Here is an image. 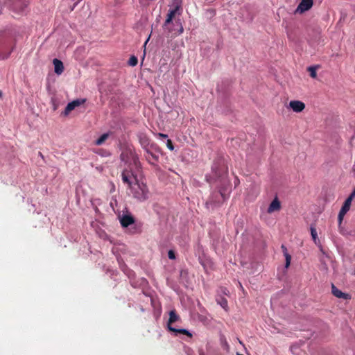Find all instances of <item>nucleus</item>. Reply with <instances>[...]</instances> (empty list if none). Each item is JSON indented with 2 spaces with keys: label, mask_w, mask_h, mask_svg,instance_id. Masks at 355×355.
<instances>
[{
  "label": "nucleus",
  "mask_w": 355,
  "mask_h": 355,
  "mask_svg": "<svg viewBox=\"0 0 355 355\" xmlns=\"http://www.w3.org/2000/svg\"><path fill=\"white\" fill-rule=\"evenodd\" d=\"M174 8L173 9L169 10L168 13L167 14V17L164 24L163 28L164 31L168 35H169L173 32V29L171 27L172 20L175 17L177 14L180 15V12H178L181 6H180V1H177L173 3Z\"/></svg>",
  "instance_id": "nucleus-1"
},
{
  "label": "nucleus",
  "mask_w": 355,
  "mask_h": 355,
  "mask_svg": "<svg viewBox=\"0 0 355 355\" xmlns=\"http://www.w3.org/2000/svg\"><path fill=\"white\" fill-rule=\"evenodd\" d=\"M228 196L225 193V191L220 189L217 191H214L210 197L209 202L216 206H218L222 204L227 198Z\"/></svg>",
  "instance_id": "nucleus-2"
},
{
  "label": "nucleus",
  "mask_w": 355,
  "mask_h": 355,
  "mask_svg": "<svg viewBox=\"0 0 355 355\" xmlns=\"http://www.w3.org/2000/svg\"><path fill=\"white\" fill-rule=\"evenodd\" d=\"M133 196L140 201L146 200L148 198V189L144 184H137V188L133 191Z\"/></svg>",
  "instance_id": "nucleus-3"
},
{
  "label": "nucleus",
  "mask_w": 355,
  "mask_h": 355,
  "mask_svg": "<svg viewBox=\"0 0 355 355\" xmlns=\"http://www.w3.org/2000/svg\"><path fill=\"white\" fill-rule=\"evenodd\" d=\"M12 2L11 8L17 13L23 12L29 4L28 0H12Z\"/></svg>",
  "instance_id": "nucleus-4"
},
{
  "label": "nucleus",
  "mask_w": 355,
  "mask_h": 355,
  "mask_svg": "<svg viewBox=\"0 0 355 355\" xmlns=\"http://www.w3.org/2000/svg\"><path fill=\"white\" fill-rule=\"evenodd\" d=\"M139 143L141 145L142 148L145 150V151L148 149H149V146L152 149H153L155 151L160 152L159 147L155 144H150L149 139L146 135H141L139 137Z\"/></svg>",
  "instance_id": "nucleus-5"
},
{
  "label": "nucleus",
  "mask_w": 355,
  "mask_h": 355,
  "mask_svg": "<svg viewBox=\"0 0 355 355\" xmlns=\"http://www.w3.org/2000/svg\"><path fill=\"white\" fill-rule=\"evenodd\" d=\"M122 181L123 183L127 184L129 188L132 187V179L137 180L135 176H134L133 173L129 170H123L121 173Z\"/></svg>",
  "instance_id": "nucleus-6"
},
{
  "label": "nucleus",
  "mask_w": 355,
  "mask_h": 355,
  "mask_svg": "<svg viewBox=\"0 0 355 355\" xmlns=\"http://www.w3.org/2000/svg\"><path fill=\"white\" fill-rule=\"evenodd\" d=\"M313 4V0H302L297 8L295 12L303 13L311 9Z\"/></svg>",
  "instance_id": "nucleus-7"
},
{
  "label": "nucleus",
  "mask_w": 355,
  "mask_h": 355,
  "mask_svg": "<svg viewBox=\"0 0 355 355\" xmlns=\"http://www.w3.org/2000/svg\"><path fill=\"white\" fill-rule=\"evenodd\" d=\"M289 107L295 112L299 113L302 112L305 108V104L300 101H291L289 102Z\"/></svg>",
  "instance_id": "nucleus-8"
},
{
  "label": "nucleus",
  "mask_w": 355,
  "mask_h": 355,
  "mask_svg": "<svg viewBox=\"0 0 355 355\" xmlns=\"http://www.w3.org/2000/svg\"><path fill=\"white\" fill-rule=\"evenodd\" d=\"M280 209H281V203L279 201V200L277 199V198L276 197L269 205L267 212L268 214H271L272 212L280 210Z\"/></svg>",
  "instance_id": "nucleus-9"
},
{
  "label": "nucleus",
  "mask_w": 355,
  "mask_h": 355,
  "mask_svg": "<svg viewBox=\"0 0 355 355\" xmlns=\"http://www.w3.org/2000/svg\"><path fill=\"white\" fill-rule=\"evenodd\" d=\"M146 159L148 162L152 165H155V163L159 159V156L150 151V149L146 150Z\"/></svg>",
  "instance_id": "nucleus-10"
},
{
  "label": "nucleus",
  "mask_w": 355,
  "mask_h": 355,
  "mask_svg": "<svg viewBox=\"0 0 355 355\" xmlns=\"http://www.w3.org/2000/svg\"><path fill=\"white\" fill-rule=\"evenodd\" d=\"M122 227H127L135 223V218L131 215H123L120 220Z\"/></svg>",
  "instance_id": "nucleus-11"
},
{
  "label": "nucleus",
  "mask_w": 355,
  "mask_h": 355,
  "mask_svg": "<svg viewBox=\"0 0 355 355\" xmlns=\"http://www.w3.org/2000/svg\"><path fill=\"white\" fill-rule=\"evenodd\" d=\"M53 63L54 65L55 73L58 75L61 74L64 71V65L62 62L57 58H55L53 60Z\"/></svg>",
  "instance_id": "nucleus-12"
},
{
  "label": "nucleus",
  "mask_w": 355,
  "mask_h": 355,
  "mask_svg": "<svg viewBox=\"0 0 355 355\" xmlns=\"http://www.w3.org/2000/svg\"><path fill=\"white\" fill-rule=\"evenodd\" d=\"M332 293L334 296L338 298L347 299L348 294L343 293L341 291L338 289L334 284L332 285Z\"/></svg>",
  "instance_id": "nucleus-13"
},
{
  "label": "nucleus",
  "mask_w": 355,
  "mask_h": 355,
  "mask_svg": "<svg viewBox=\"0 0 355 355\" xmlns=\"http://www.w3.org/2000/svg\"><path fill=\"white\" fill-rule=\"evenodd\" d=\"M180 319L179 315L176 313L175 310H172L169 312V319L168 321V328L169 329V326H171L172 323L178 321Z\"/></svg>",
  "instance_id": "nucleus-14"
},
{
  "label": "nucleus",
  "mask_w": 355,
  "mask_h": 355,
  "mask_svg": "<svg viewBox=\"0 0 355 355\" xmlns=\"http://www.w3.org/2000/svg\"><path fill=\"white\" fill-rule=\"evenodd\" d=\"M169 331L174 332L175 334H181L186 335V336H189V338L192 337V334L190 333L188 330H187L185 329H176V328L172 327L171 326H169Z\"/></svg>",
  "instance_id": "nucleus-15"
},
{
  "label": "nucleus",
  "mask_w": 355,
  "mask_h": 355,
  "mask_svg": "<svg viewBox=\"0 0 355 355\" xmlns=\"http://www.w3.org/2000/svg\"><path fill=\"white\" fill-rule=\"evenodd\" d=\"M281 248L282 249V251L284 252V257H285V259H286L285 267L286 268H288V266L291 264V256L288 253L287 248L284 245H282Z\"/></svg>",
  "instance_id": "nucleus-16"
},
{
  "label": "nucleus",
  "mask_w": 355,
  "mask_h": 355,
  "mask_svg": "<svg viewBox=\"0 0 355 355\" xmlns=\"http://www.w3.org/2000/svg\"><path fill=\"white\" fill-rule=\"evenodd\" d=\"M352 200H350L349 199L347 198L345 200V201L344 202L341 209H340V211H342V213H345L347 214V212L350 209V207H351V204H352Z\"/></svg>",
  "instance_id": "nucleus-17"
},
{
  "label": "nucleus",
  "mask_w": 355,
  "mask_h": 355,
  "mask_svg": "<svg viewBox=\"0 0 355 355\" xmlns=\"http://www.w3.org/2000/svg\"><path fill=\"white\" fill-rule=\"evenodd\" d=\"M109 135L110 134L108 132L103 134L98 139L95 141V144L97 146L102 145L109 137Z\"/></svg>",
  "instance_id": "nucleus-18"
},
{
  "label": "nucleus",
  "mask_w": 355,
  "mask_h": 355,
  "mask_svg": "<svg viewBox=\"0 0 355 355\" xmlns=\"http://www.w3.org/2000/svg\"><path fill=\"white\" fill-rule=\"evenodd\" d=\"M220 189H223L226 194L227 193H230L231 189L230 183L227 180H223L221 186L218 187V190Z\"/></svg>",
  "instance_id": "nucleus-19"
},
{
  "label": "nucleus",
  "mask_w": 355,
  "mask_h": 355,
  "mask_svg": "<svg viewBox=\"0 0 355 355\" xmlns=\"http://www.w3.org/2000/svg\"><path fill=\"white\" fill-rule=\"evenodd\" d=\"M129 151H132V150H130V149H127V150H125L122 152V153L120 155L121 159L122 161H123L125 162H128L129 158H131L130 155Z\"/></svg>",
  "instance_id": "nucleus-20"
},
{
  "label": "nucleus",
  "mask_w": 355,
  "mask_h": 355,
  "mask_svg": "<svg viewBox=\"0 0 355 355\" xmlns=\"http://www.w3.org/2000/svg\"><path fill=\"white\" fill-rule=\"evenodd\" d=\"M218 304H219L225 311L228 309V303L227 300L223 297H220V299L217 300Z\"/></svg>",
  "instance_id": "nucleus-21"
},
{
  "label": "nucleus",
  "mask_w": 355,
  "mask_h": 355,
  "mask_svg": "<svg viewBox=\"0 0 355 355\" xmlns=\"http://www.w3.org/2000/svg\"><path fill=\"white\" fill-rule=\"evenodd\" d=\"M129 153L134 164L137 167L140 164L137 155L134 151H129Z\"/></svg>",
  "instance_id": "nucleus-22"
},
{
  "label": "nucleus",
  "mask_w": 355,
  "mask_h": 355,
  "mask_svg": "<svg viewBox=\"0 0 355 355\" xmlns=\"http://www.w3.org/2000/svg\"><path fill=\"white\" fill-rule=\"evenodd\" d=\"M75 108H76V107L73 105V104H72L71 102L69 103L63 112L64 115H65V116L68 115Z\"/></svg>",
  "instance_id": "nucleus-23"
},
{
  "label": "nucleus",
  "mask_w": 355,
  "mask_h": 355,
  "mask_svg": "<svg viewBox=\"0 0 355 355\" xmlns=\"http://www.w3.org/2000/svg\"><path fill=\"white\" fill-rule=\"evenodd\" d=\"M137 63H138L137 58L135 55H132L128 60V64L130 66L135 67L137 64Z\"/></svg>",
  "instance_id": "nucleus-24"
},
{
  "label": "nucleus",
  "mask_w": 355,
  "mask_h": 355,
  "mask_svg": "<svg viewBox=\"0 0 355 355\" xmlns=\"http://www.w3.org/2000/svg\"><path fill=\"white\" fill-rule=\"evenodd\" d=\"M308 71L310 72V76L311 78H315L317 77L316 67H309L308 68Z\"/></svg>",
  "instance_id": "nucleus-25"
},
{
  "label": "nucleus",
  "mask_w": 355,
  "mask_h": 355,
  "mask_svg": "<svg viewBox=\"0 0 355 355\" xmlns=\"http://www.w3.org/2000/svg\"><path fill=\"white\" fill-rule=\"evenodd\" d=\"M85 102V99H76L71 101L72 104L76 107L83 104Z\"/></svg>",
  "instance_id": "nucleus-26"
},
{
  "label": "nucleus",
  "mask_w": 355,
  "mask_h": 355,
  "mask_svg": "<svg viewBox=\"0 0 355 355\" xmlns=\"http://www.w3.org/2000/svg\"><path fill=\"white\" fill-rule=\"evenodd\" d=\"M311 234L313 241L315 242L317 239V232L315 227H311Z\"/></svg>",
  "instance_id": "nucleus-27"
},
{
  "label": "nucleus",
  "mask_w": 355,
  "mask_h": 355,
  "mask_svg": "<svg viewBox=\"0 0 355 355\" xmlns=\"http://www.w3.org/2000/svg\"><path fill=\"white\" fill-rule=\"evenodd\" d=\"M345 214H346L345 213H342V211H339L338 216V220L339 225H341L343 218Z\"/></svg>",
  "instance_id": "nucleus-28"
},
{
  "label": "nucleus",
  "mask_w": 355,
  "mask_h": 355,
  "mask_svg": "<svg viewBox=\"0 0 355 355\" xmlns=\"http://www.w3.org/2000/svg\"><path fill=\"white\" fill-rule=\"evenodd\" d=\"M166 146H167V148L171 150H173L174 149V146L171 139L167 140Z\"/></svg>",
  "instance_id": "nucleus-29"
},
{
  "label": "nucleus",
  "mask_w": 355,
  "mask_h": 355,
  "mask_svg": "<svg viewBox=\"0 0 355 355\" xmlns=\"http://www.w3.org/2000/svg\"><path fill=\"white\" fill-rule=\"evenodd\" d=\"M168 257L170 259H175V252L173 250H169L168 252Z\"/></svg>",
  "instance_id": "nucleus-30"
},
{
  "label": "nucleus",
  "mask_w": 355,
  "mask_h": 355,
  "mask_svg": "<svg viewBox=\"0 0 355 355\" xmlns=\"http://www.w3.org/2000/svg\"><path fill=\"white\" fill-rule=\"evenodd\" d=\"M354 198H355V189L350 193V195L349 196V197L347 198L352 201Z\"/></svg>",
  "instance_id": "nucleus-31"
},
{
  "label": "nucleus",
  "mask_w": 355,
  "mask_h": 355,
  "mask_svg": "<svg viewBox=\"0 0 355 355\" xmlns=\"http://www.w3.org/2000/svg\"><path fill=\"white\" fill-rule=\"evenodd\" d=\"M159 137L160 138H167L168 135L164 133H159L158 134Z\"/></svg>",
  "instance_id": "nucleus-32"
},
{
  "label": "nucleus",
  "mask_w": 355,
  "mask_h": 355,
  "mask_svg": "<svg viewBox=\"0 0 355 355\" xmlns=\"http://www.w3.org/2000/svg\"><path fill=\"white\" fill-rule=\"evenodd\" d=\"M182 0H173V3H175V2H177V1H180V6H181V4H182Z\"/></svg>",
  "instance_id": "nucleus-33"
},
{
  "label": "nucleus",
  "mask_w": 355,
  "mask_h": 355,
  "mask_svg": "<svg viewBox=\"0 0 355 355\" xmlns=\"http://www.w3.org/2000/svg\"><path fill=\"white\" fill-rule=\"evenodd\" d=\"M183 32V28L182 26L180 27V31H179V33H182Z\"/></svg>",
  "instance_id": "nucleus-34"
},
{
  "label": "nucleus",
  "mask_w": 355,
  "mask_h": 355,
  "mask_svg": "<svg viewBox=\"0 0 355 355\" xmlns=\"http://www.w3.org/2000/svg\"><path fill=\"white\" fill-rule=\"evenodd\" d=\"M39 155H40V156H41L42 157H43V155H42V153H40H40H39Z\"/></svg>",
  "instance_id": "nucleus-35"
},
{
  "label": "nucleus",
  "mask_w": 355,
  "mask_h": 355,
  "mask_svg": "<svg viewBox=\"0 0 355 355\" xmlns=\"http://www.w3.org/2000/svg\"><path fill=\"white\" fill-rule=\"evenodd\" d=\"M1 96V92H0V96Z\"/></svg>",
  "instance_id": "nucleus-36"
}]
</instances>
